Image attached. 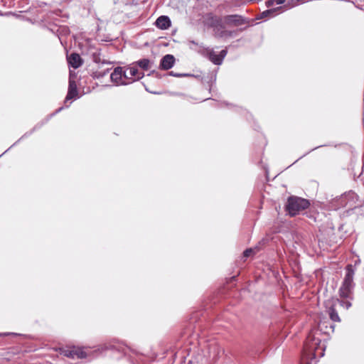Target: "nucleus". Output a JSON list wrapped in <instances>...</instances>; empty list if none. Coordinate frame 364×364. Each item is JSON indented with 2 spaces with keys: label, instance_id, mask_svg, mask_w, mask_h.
I'll list each match as a JSON object with an SVG mask.
<instances>
[{
  "label": "nucleus",
  "instance_id": "c9c22d12",
  "mask_svg": "<svg viewBox=\"0 0 364 364\" xmlns=\"http://www.w3.org/2000/svg\"><path fill=\"white\" fill-rule=\"evenodd\" d=\"M356 8L361 9L360 6H356Z\"/></svg>",
  "mask_w": 364,
  "mask_h": 364
},
{
  "label": "nucleus",
  "instance_id": "4be33fe9",
  "mask_svg": "<svg viewBox=\"0 0 364 364\" xmlns=\"http://www.w3.org/2000/svg\"><path fill=\"white\" fill-rule=\"evenodd\" d=\"M168 75L171 76L176 77H186V76L191 75L187 73H174L173 71L169 72Z\"/></svg>",
  "mask_w": 364,
  "mask_h": 364
},
{
  "label": "nucleus",
  "instance_id": "5701e85b",
  "mask_svg": "<svg viewBox=\"0 0 364 364\" xmlns=\"http://www.w3.org/2000/svg\"><path fill=\"white\" fill-rule=\"evenodd\" d=\"M255 253V250L252 248H247L243 252L244 257H249L250 255Z\"/></svg>",
  "mask_w": 364,
  "mask_h": 364
},
{
  "label": "nucleus",
  "instance_id": "9d476101",
  "mask_svg": "<svg viewBox=\"0 0 364 364\" xmlns=\"http://www.w3.org/2000/svg\"><path fill=\"white\" fill-rule=\"evenodd\" d=\"M175 57L171 54H166L163 56L160 60L159 68L164 70H168L173 67L175 64Z\"/></svg>",
  "mask_w": 364,
  "mask_h": 364
},
{
  "label": "nucleus",
  "instance_id": "aec40b11",
  "mask_svg": "<svg viewBox=\"0 0 364 364\" xmlns=\"http://www.w3.org/2000/svg\"><path fill=\"white\" fill-rule=\"evenodd\" d=\"M328 312L329 317L332 321H334V322H340L341 321V318L338 316V311H336V309H335V307L333 306L329 307Z\"/></svg>",
  "mask_w": 364,
  "mask_h": 364
},
{
  "label": "nucleus",
  "instance_id": "c85d7f7f",
  "mask_svg": "<svg viewBox=\"0 0 364 364\" xmlns=\"http://www.w3.org/2000/svg\"><path fill=\"white\" fill-rule=\"evenodd\" d=\"M155 75L156 77H160V75L158 72L155 71V70H152L151 71L148 75Z\"/></svg>",
  "mask_w": 364,
  "mask_h": 364
},
{
  "label": "nucleus",
  "instance_id": "423d86ee",
  "mask_svg": "<svg viewBox=\"0 0 364 364\" xmlns=\"http://www.w3.org/2000/svg\"><path fill=\"white\" fill-rule=\"evenodd\" d=\"M130 78L127 74V70H124L122 67H116L110 75L111 81L117 85H127L130 84V81L127 79Z\"/></svg>",
  "mask_w": 364,
  "mask_h": 364
},
{
  "label": "nucleus",
  "instance_id": "39448f33",
  "mask_svg": "<svg viewBox=\"0 0 364 364\" xmlns=\"http://www.w3.org/2000/svg\"><path fill=\"white\" fill-rule=\"evenodd\" d=\"M358 200V195L353 191H348L336 198L335 208L349 206L352 208L355 201Z\"/></svg>",
  "mask_w": 364,
  "mask_h": 364
},
{
  "label": "nucleus",
  "instance_id": "b1692460",
  "mask_svg": "<svg viewBox=\"0 0 364 364\" xmlns=\"http://www.w3.org/2000/svg\"><path fill=\"white\" fill-rule=\"evenodd\" d=\"M63 109V107H61L58 108V109L55 111V112H54V113L51 114H50V115L47 119H46L43 120V121H42V122H41L40 123H42V122H43V126L46 123H47V122H48V120L50 119V117H52L53 116H54L56 113H58V112H60Z\"/></svg>",
  "mask_w": 364,
  "mask_h": 364
},
{
  "label": "nucleus",
  "instance_id": "4c0bfd02",
  "mask_svg": "<svg viewBox=\"0 0 364 364\" xmlns=\"http://www.w3.org/2000/svg\"><path fill=\"white\" fill-rule=\"evenodd\" d=\"M300 159L299 158L296 161H294V164H296V162L299 160Z\"/></svg>",
  "mask_w": 364,
  "mask_h": 364
},
{
  "label": "nucleus",
  "instance_id": "7c9ffc66",
  "mask_svg": "<svg viewBox=\"0 0 364 364\" xmlns=\"http://www.w3.org/2000/svg\"><path fill=\"white\" fill-rule=\"evenodd\" d=\"M189 43L193 45L198 46V43L196 42L195 41H190Z\"/></svg>",
  "mask_w": 364,
  "mask_h": 364
},
{
  "label": "nucleus",
  "instance_id": "7ed1b4c3",
  "mask_svg": "<svg viewBox=\"0 0 364 364\" xmlns=\"http://www.w3.org/2000/svg\"><path fill=\"white\" fill-rule=\"evenodd\" d=\"M321 339L316 338L314 333L311 331L307 338L301 353L300 364H311L316 357V351L321 348ZM323 351L321 357L324 355V348L321 347Z\"/></svg>",
  "mask_w": 364,
  "mask_h": 364
},
{
  "label": "nucleus",
  "instance_id": "9b49d317",
  "mask_svg": "<svg viewBox=\"0 0 364 364\" xmlns=\"http://www.w3.org/2000/svg\"><path fill=\"white\" fill-rule=\"evenodd\" d=\"M67 59L69 66L74 69H77L83 63L82 58L77 53H72L69 56H68Z\"/></svg>",
  "mask_w": 364,
  "mask_h": 364
},
{
  "label": "nucleus",
  "instance_id": "0eeeda50",
  "mask_svg": "<svg viewBox=\"0 0 364 364\" xmlns=\"http://www.w3.org/2000/svg\"><path fill=\"white\" fill-rule=\"evenodd\" d=\"M225 23L228 26H240L250 23V19L239 14H230L224 17Z\"/></svg>",
  "mask_w": 364,
  "mask_h": 364
},
{
  "label": "nucleus",
  "instance_id": "f8f14e48",
  "mask_svg": "<svg viewBox=\"0 0 364 364\" xmlns=\"http://www.w3.org/2000/svg\"><path fill=\"white\" fill-rule=\"evenodd\" d=\"M100 51H101L100 48L90 46L89 53L91 55V58H92V61L95 63L109 64L110 63L109 62H108L105 60H101V58H100L101 52Z\"/></svg>",
  "mask_w": 364,
  "mask_h": 364
},
{
  "label": "nucleus",
  "instance_id": "f3484780",
  "mask_svg": "<svg viewBox=\"0 0 364 364\" xmlns=\"http://www.w3.org/2000/svg\"><path fill=\"white\" fill-rule=\"evenodd\" d=\"M43 123H38L36 124L33 128L30 130L29 132H26L18 141H16L14 144H13L10 148H9L6 151H4V154H6V152L9 150L11 148L14 146L17 143H18L22 139L26 138L29 136H31L35 131L40 129L43 127Z\"/></svg>",
  "mask_w": 364,
  "mask_h": 364
},
{
  "label": "nucleus",
  "instance_id": "a211bd4d",
  "mask_svg": "<svg viewBox=\"0 0 364 364\" xmlns=\"http://www.w3.org/2000/svg\"><path fill=\"white\" fill-rule=\"evenodd\" d=\"M282 9V7L279 6L276 9H270L265 10V11H262V13H260L259 16L257 17V19H262V18H264L268 16H274L277 11L279 10H281Z\"/></svg>",
  "mask_w": 364,
  "mask_h": 364
},
{
  "label": "nucleus",
  "instance_id": "f257e3e1",
  "mask_svg": "<svg viewBox=\"0 0 364 364\" xmlns=\"http://www.w3.org/2000/svg\"><path fill=\"white\" fill-rule=\"evenodd\" d=\"M107 350H114L119 353H122L124 355H128V353L132 351L135 355H138V352L131 349L129 347L127 346L122 345L120 343L112 341L107 343H104L102 345H99L95 348V349H92L90 347L86 348H73L63 349L61 351V354L69 358H89L90 360L98 357L101 353Z\"/></svg>",
  "mask_w": 364,
  "mask_h": 364
},
{
  "label": "nucleus",
  "instance_id": "c756f323",
  "mask_svg": "<svg viewBox=\"0 0 364 364\" xmlns=\"http://www.w3.org/2000/svg\"><path fill=\"white\" fill-rule=\"evenodd\" d=\"M286 1V0H276L277 4H284Z\"/></svg>",
  "mask_w": 364,
  "mask_h": 364
},
{
  "label": "nucleus",
  "instance_id": "20e7f679",
  "mask_svg": "<svg viewBox=\"0 0 364 364\" xmlns=\"http://www.w3.org/2000/svg\"><path fill=\"white\" fill-rule=\"evenodd\" d=\"M309 205L310 203L308 200L292 196L288 198L285 208L289 215L294 216L299 211L308 208Z\"/></svg>",
  "mask_w": 364,
  "mask_h": 364
},
{
  "label": "nucleus",
  "instance_id": "a878e982",
  "mask_svg": "<svg viewBox=\"0 0 364 364\" xmlns=\"http://www.w3.org/2000/svg\"><path fill=\"white\" fill-rule=\"evenodd\" d=\"M9 335H11V336H26V335L20 334V333H9V332H6V333H0V336H9Z\"/></svg>",
  "mask_w": 364,
  "mask_h": 364
},
{
  "label": "nucleus",
  "instance_id": "2f4dec72",
  "mask_svg": "<svg viewBox=\"0 0 364 364\" xmlns=\"http://www.w3.org/2000/svg\"><path fill=\"white\" fill-rule=\"evenodd\" d=\"M129 360H130V363L132 364H134V362L133 359L131 358V356L129 355Z\"/></svg>",
  "mask_w": 364,
  "mask_h": 364
},
{
  "label": "nucleus",
  "instance_id": "f704fd0d",
  "mask_svg": "<svg viewBox=\"0 0 364 364\" xmlns=\"http://www.w3.org/2000/svg\"><path fill=\"white\" fill-rule=\"evenodd\" d=\"M356 8L361 9L360 6H356Z\"/></svg>",
  "mask_w": 364,
  "mask_h": 364
},
{
  "label": "nucleus",
  "instance_id": "412c9836",
  "mask_svg": "<svg viewBox=\"0 0 364 364\" xmlns=\"http://www.w3.org/2000/svg\"><path fill=\"white\" fill-rule=\"evenodd\" d=\"M301 1V0H288L287 5H285L284 6L292 8L299 5Z\"/></svg>",
  "mask_w": 364,
  "mask_h": 364
},
{
  "label": "nucleus",
  "instance_id": "4468645a",
  "mask_svg": "<svg viewBox=\"0 0 364 364\" xmlns=\"http://www.w3.org/2000/svg\"><path fill=\"white\" fill-rule=\"evenodd\" d=\"M78 95V91L76 82L75 80L70 79L69 80V84H68V90L67 95L65 97V102L68 100H70L73 98H75Z\"/></svg>",
  "mask_w": 364,
  "mask_h": 364
},
{
  "label": "nucleus",
  "instance_id": "6e6552de",
  "mask_svg": "<svg viewBox=\"0 0 364 364\" xmlns=\"http://www.w3.org/2000/svg\"><path fill=\"white\" fill-rule=\"evenodd\" d=\"M228 50L223 49L219 54H217L213 50H210L208 53V59L215 65H220L227 55Z\"/></svg>",
  "mask_w": 364,
  "mask_h": 364
},
{
  "label": "nucleus",
  "instance_id": "bb28decb",
  "mask_svg": "<svg viewBox=\"0 0 364 364\" xmlns=\"http://www.w3.org/2000/svg\"><path fill=\"white\" fill-rule=\"evenodd\" d=\"M276 3V0H267L265 4L267 7L272 6Z\"/></svg>",
  "mask_w": 364,
  "mask_h": 364
},
{
  "label": "nucleus",
  "instance_id": "ddd939ff",
  "mask_svg": "<svg viewBox=\"0 0 364 364\" xmlns=\"http://www.w3.org/2000/svg\"><path fill=\"white\" fill-rule=\"evenodd\" d=\"M154 25L159 29L166 30L171 26V21L168 16L162 15L156 18Z\"/></svg>",
  "mask_w": 364,
  "mask_h": 364
},
{
  "label": "nucleus",
  "instance_id": "cd10ccee",
  "mask_svg": "<svg viewBox=\"0 0 364 364\" xmlns=\"http://www.w3.org/2000/svg\"><path fill=\"white\" fill-rule=\"evenodd\" d=\"M324 146H325V145H320V146H316V147H314V148L311 149L309 151L306 152V154H304L303 156H300V157H299V159H301V158H303L304 156H306V155H307V154H309L311 151H314V150H316V149H318V148H320V147Z\"/></svg>",
  "mask_w": 364,
  "mask_h": 364
},
{
  "label": "nucleus",
  "instance_id": "2eb2a0df",
  "mask_svg": "<svg viewBox=\"0 0 364 364\" xmlns=\"http://www.w3.org/2000/svg\"><path fill=\"white\" fill-rule=\"evenodd\" d=\"M318 327L320 331L326 334H329L330 332L333 333L334 331L335 326L328 321H321L318 323Z\"/></svg>",
  "mask_w": 364,
  "mask_h": 364
},
{
  "label": "nucleus",
  "instance_id": "e433bc0d",
  "mask_svg": "<svg viewBox=\"0 0 364 364\" xmlns=\"http://www.w3.org/2000/svg\"><path fill=\"white\" fill-rule=\"evenodd\" d=\"M200 48H204V46H203V44H200Z\"/></svg>",
  "mask_w": 364,
  "mask_h": 364
},
{
  "label": "nucleus",
  "instance_id": "6ab92c4d",
  "mask_svg": "<svg viewBox=\"0 0 364 364\" xmlns=\"http://www.w3.org/2000/svg\"><path fill=\"white\" fill-rule=\"evenodd\" d=\"M216 34L220 38H231L237 35L236 31H228L226 29L218 30Z\"/></svg>",
  "mask_w": 364,
  "mask_h": 364
},
{
  "label": "nucleus",
  "instance_id": "473e14b6",
  "mask_svg": "<svg viewBox=\"0 0 364 364\" xmlns=\"http://www.w3.org/2000/svg\"><path fill=\"white\" fill-rule=\"evenodd\" d=\"M216 80V75H214V78H213V80L215 81Z\"/></svg>",
  "mask_w": 364,
  "mask_h": 364
},
{
  "label": "nucleus",
  "instance_id": "dca6fc26",
  "mask_svg": "<svg viewBox=\"0 0 364 364\" xmlns=\"http://www.w3.org/2000/svg\"><path fill=\"white\" fill-rule=\"evenodd\" d=\"M153 63H154L151 62L148 58H142L137 61L134 62L133 65H136V68L139 67L140 68H141L144 70H147L151 68V66Z\"/></svg>",
  "mask_w": 364,
  "mask_h": 364
},
{
  "label": "nucleus",
  "instance_id": "72a5a7b5",
  "mask_svg": "<svg viewBox=\"0 0 364 364\" xmlns=\"http://www.w3.org/2000/svg\"><path fill=\"white\" fill-rule=\"evenodd\" d=\"M244 29H245V28H240L239 31H242Z\"/></svg>",
  "mask_w": 364,
  "mask_h": 364
},
{
  "label": "nucleus",
  "instance_id": "1a4fd4ad",
  "mask_svg": "<svg viewBox=\"0 0 364 364\" xmlns=\"http://www.w3.org/2000/svg\"><path fill=\"white\" fill-rule=\"evenodd\" d=\"M124 70H127V74L130 77V78L127 79V81H130V84L141 80L144 76V73L139 72L138 68L136 65H134L133 63Z\"/></svg>",
  "mask_w": 364,
  "mask_h": 364
},
{
  "label": "nucleus",
  "instance_id": "f03ea898",
  "mask_svg": "<svg viewBox=\"0 0 364 364\" xmlns=\"http://www.w3.org/2000/svg\"><path fill=\"white\" fill-rule=\"evenodd\" d=\"M355 275V267L353 264H348L346 267V274L338 289L340 299H337L336 304L345 309H348L351 306V301L353 299V290L355 283L353 278Z\"/></svg>",
  "mask_w": 364,
  "mask_h": 364
},
{
  "label": "nucleus",
  "instance_id": "393cba45",
  "mask_svg": "<svg viewBox=\"0 0 364 364\" xmlns=\"http://www.w3.org/2000/svg\"><path fill=\"white\" fill-rule=\"evenodd\" d=\"M110 69L107 68L103 71H97L96 72V75L97 77H104L105 75H107V73L109 71Z\"/></svg>",
  "mask_w": 364,
  "mask_h": 364
}]
</instances>
